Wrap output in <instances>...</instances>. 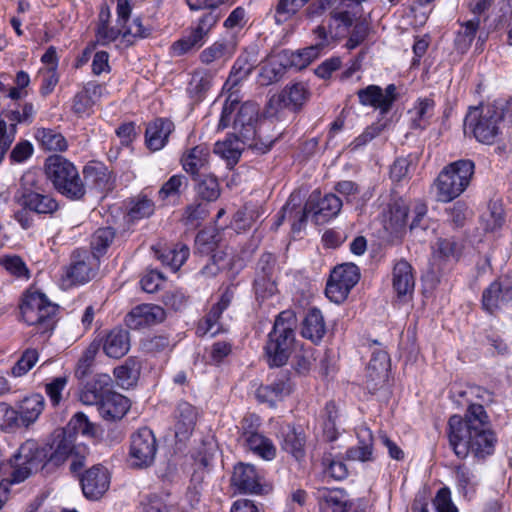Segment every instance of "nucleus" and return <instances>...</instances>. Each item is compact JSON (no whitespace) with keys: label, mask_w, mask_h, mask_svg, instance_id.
I'll use <instances>...</instances> for the list:
<instances>
[{"label":"nucleus","mask_w":512,"mask_h":512,"mask_svg":"<svg viewBox=\"0 0 512 512\" xmlns=\"http://www.w3.org/2000/svg\"><path fill=\"white\" fill-rule=\"evenodd\" d=\"M449 444L458 458L471 452L485 458L494 452L497 438L490 427L489 417L480 404L469 406L465 418L452 415L448 421Z\"/></svg>","instance_id":"1"},{"label":"nucleus","mask_w":512,"mask_h":512,"mask_svg":"<svg viewBox=\"0 0 512 512\" xmlns=\"http://www.w3.org/2000/svg\"><path fill=\"white\" fill-rule=\"evenodd\" d=\"M76 435L66 429L57 430L52 435L50 443L40 445L33 439H28L20 445L16 452V481H25L32 473L46 465L58 467L70 456L76 454Z\"/></svg>","instance_id":"2"},{"label":"nucleus","mask_w":512,"mask_h":512,"mask_svg":"<svg viewBox=\"0 0 512 512\" xmlns=\"http://www.w3.org/2000/svg\"><path fill=\"white\" fill-rule=\"evenodd\" d=\"M258 117L259 107L256 103L247 101L240 104L237 95L231 93L223 105L218 128L225 129L232 122L235 138L245 145L256 136Z\"/></svg>","instance_id":"3"},{"label":"nucleus","mask_w":512,"mask_h":512,"mask_svg":"<svg viewBox=\"0 0 512 512\" xmlns=\"http://www.w3.org/2000/svg\"><path fill=\"white\" fill-rule=\"evenodd\" d=\"M504 107L501 101H494L470 108L464 120L465 128L472 131L478 142L494 144L502 133Z\"/></svg>","instance_id":"4"},{"label":"nucleus","mask_w":512,"mask_h":512,"mask_svg":"<svg viewBox=\"0 0 512 512\" xmlns=\"http://www.w3.org/2000/svg\"><path fill=\"white\" fill-rule=\"evenodd\" d=\"M296 322L292 310L282 311L276 317L264 348L269 366L281 367L287 363L295 342Z\"/></svg>","instance_id":"5"},{"label":"nucleus","mask_w":512,"mask_h":512,"mask_svg":"<svg viewBox=\"0 0 512 512\" xmlns=\"http://www.w3.org/2000/svg\"><path fill=\"white\" fill-rule=\"evenodd\" d=\"M45 173L55 190L70 200H80L86 194V187L77 168L60 155H53L45 162Z\"/></svg>","instance_id":"6"},{"label":"nucleus","mask_w":512,"mask_h":512,"mask_svg":"<svg viewBox=\"0 0 512 512\" xmlns=\"http://www.w3.org/2000/svg\"><path fill=\"white\" fill-rule=\"evenodd\" d=\"M474 162L469 159L455 161L446 166L434 182L436 199L450 202L468 187L474 174Z\"/></svg>","instance_id":"7"},{"label":"nucleus","mask_w":512,"mask_h":512,"mask_svg":"<svg viewBox=\"0 0 512 512\" xmlns=\"http://www.w3.org/2000/svg\"><path fill=\"white\" fill-rule=\"evenodd\" d=\"M58 306L52 303L45 294L27 290L20 304L22 320L35 326L37 333H47L54 329Z\"/></svg>","instance_id":"8"},{"label":"nucleus","mask_w":512,"mask_h":512,"mask_svg":"<svg viewBox=\"0 0 512 512\" xmlns=\"http://www.w3.org/2000/svg\"><path fill=\"white\" fill-rule=\"evenodd\" d=\"M284 118L285 116L279 111H276L275 115H270L267 104L264 118L256 125V136L253 140L247 141L245 145L260 154L270 151L285 130Z\"/></svg>","instance_id":"9"},{"label":"nucleus","mask_w":512,"mask_h":512,"mask_svg":"<svg viewBox=\"0 0 512 512\" xmlns=\"http://www.w3.org/2000/svg\"><path fill=\"white\" fill-rule=\"evenodd\" d=\"M360 271L353 263H344L335 267L326 284L325 294L334 303H342L351 289L358 283Z\"/></svg>","instance_id":"10"},{"label":"nucleus","mask_w":512,"mask_h":512,"mask_svg":"<svg viewBox=\"0 0 512 512\" xmlns=\"http://www.w3.org/2000/svg\"><path fill=\"white\" fill-rule=\"evenodd\" d=\"M342 200L335 194H326L321 197L320 192H313L307 200L299 216V227L293 224V230H299L300 225L306 221L309 214H313L316 223H324L336 217L341 208Z\"/></svg>","instance_id":"11"},{"label":"nucleus","mask_w":512,"mask_h":512,"mask_svg":"<svg viewBox=\"0 0 512 512\" xmlns=\"http://www.w3.org/2000/svg\"><path fill=\"white\" fill-rule=\"evenodd\" d=\"M311 92L308 85L304 82H294L288 84L284 89L273 95L268 101V112L275 115L279 111L285 116V110L289 109L298 112L310 99Z\"/></svg>","instance_id":"12"},{"label":"nucleus","mask_w":512,"mask_h":512,"mask_svg":"<svg viewBox=\"0 0 512 512\" xmlns=\"http://www.w3.org/2000/svg\"><path fill=\"white\" fill-rule=\"evenodd\" d=\"M218 20L219 16L214 11L205 13L188 35L183 36L172 44V54L174 56H183L202 47Z\"/></svg>","instance_id":"13"},{"label":"nucleus","mask_w":512,"mask_h":512,"mask_svg":"<svg viewBox=\"0 0 512 512\" xmlns=\"http://www.w3.org/2000/svg\"><path fill=\"white\" fill-rule=\"evenodd\" d=\"M157 452L156 438L148 428H141L131 437L130 457L136 467H148L155 459Z\"/></svg>","instance_id":"14"},{"label":"nucleus","mask_w":512,"mask_h":512,"mask_svg":"<svg viewBox=\"0 0 512 512\" xmlns=\"http://www.w3.org/2000/svg\"><path fill=\"white\" fill-rule=\"evenodd\" d=\"M359 103L363 106L373 107L381 115L387 114L394 102L398 99L397 87L389 84L385 89L378 85H368L357 91Z\"/></svg>","instance_id":"15"},{"label":"nucleus","mask_w":512,"mask_h":512,"mask_svg":"<svg viewBox=\"0 0 512 512\" xmlns=\"http://www.w3.org/2000/svg\"><path fill=\"white\" fill-rule=\"evenodd\" d=\"M96 257L87 250L77 249L72 252L70 264L65 270V280L69 284H84L95 275Z\"/></svg>","instance_id":"16"},{"label":"nucleus","mask_w":512,"mask_h":512,"mask_svg":"<svg viewBox=\"0 0 512 512\" xmlns=\"http://www.w3.org/2000/svg\"><path fill=\"white\" fill-rule=\"evenodd\" d=\"M263 475L255 466L238 463L234 467L231 485L241 494H261L263 492Z\"/></svg>","instance_id":"17"},{"label":"nucleus","mask_w":512,"mask_h":512,"mask_svg":"<svg viewBox=\"0 0 512 512\" xmlns=\"http://www.w3.org/2000/svg\"><path fill=\"white\" fill-rule=\"evenodd\" d=\"M81 488L86 498L98 500L110 486V474L102 465H94L80 478Z\"/></svg>","instance_id":"18"},{"label":"nucleus","mask_w":512,"mask_h":512,"mask_svg":"<svg viewBox=\"0 0 512 512\" xmlns=\"http://www.w3.org/2000/svg\"><path fill=\"white\" fill-rule=\"evenodd\" d=\"M21 207L37 214L52 215L59 209L58 201L50 194L39 188L23 187L19 198Z\"/></svg>","instance_id":"19"},{"label":"nucleus","mask_w":512,"mask_h":512,"mask_svg":"<svg viewBox=\"0 0 512 512\" xmlns=\"http://www.w3.org/2000/svg\"><path fill=\"white\" fill-rule=\"evenodd\" d=\"M510 302H512V284L506 280L493 281L482 293V307L490 314Z\"/></svg>","instance_id":"20"},{"label":"nucleus","mask_w":512,"mask_h":512,"mask_svg":"<svg viewBox=\"0 0 512 512\" xmlns=\"http://www.w3.org/2000/svg\"><path fill=\"white\" fill-rule=\"evenodd\" d=\"M166 317L164 309L154 304H142L133 308L125 317L130 329H140L162 322Z\"/></svg>","instance_id":"21"},{"label":"nucleus","mask_w":512,"mask_h":512,"mask_svg":"<svg viewBox=\"0 0 512 512\" xmlns=\"http://www.w3.org/2000/svg\"><path fill=\"white\" fill-rule=\"evenodd\" d=\"M292 392V383L288 373L281 372L267 385H261L256 390V397L260 402L269 403L271 406Z\"/></svg>","instance_id":"22"},{"label":"nucleus","mask_w":512,"mask_h":512,"mask_svg":"<svg viewBox=\"0 0 512 512\" xmlns=\"http://www.w3.org/2000/svg\"><path fill=\"white\" fill-rule=\"evenodd\" d=\"M112 391V379L108 374H98L81 391L80 401L85 405L98 406Z\"/></svg>","instance_id":"23"},{"label":"nucleus","mask_w":512,"mask_h":512,"mask_svg":"<svg viewBox=\"0 0 512 512\" xmlns=\"http://www.w3.org/2000/svg\"><path fill=\"white\" fill-rule=\"evenodd\" d=\"M316 498L321 512H348L352 506L347 493L341 489L319 488Z\"/></svg>","instance_id":"24"},{"label":"nucleus","mask_w":512,"mask_h":512,"mask_svg":"<svg viewBox=\"0 0 512 512\" xmlns=\"http://www.w3.org/2000/svg\"><path fill=\"white\" fill-rule=\"evenodd\" d=\"M130 409V401L127 397L111 391L97 406L101 417L107 421L122 419Z\"/></svg>","instance_id":"25"},{"label":"nucleus","mask_w":512,"mask_h":512,"mask_svg":"<svg viewBox=\"0 0 512 512\" xmlns=\"http://www.w3.org/2000/svg\"><path fill=\"white\" fill-rule=\"evenodd\" d=\"M197 411L193 405L188 402H180L175 410V436L180 440L189 438L192 434L196 421Z\"/></svg>","instance_id":"26"},{"label":"nucleus","mask_w":512,"mask_h":512,"mask_svg":"<svg viewBox=\"0 0 512 512\" xmlns=\"http://www.w3.org/2000/svg\"><path fill=\"white\" fill-rule=\"evenodd\" d=\"M306 438L302 430L286 425L280 432L281 449L300 461L305 457Z\"/></svg>","instance_id":"27"},{"label":"nucleus","mask_w":512,"mask_h":512,"mask_svg":"<svg viewBox=\"0 0 512 512\" xmlns=\"http://www.w3.org/2000/svg\"><path fill=\"white\" fill-rule=\"evenodd\" d=\"M301 336L318 343L326 334V324L320 309L310 308L301 323Z\"/></svg>","instance_id":"28"},{"label":"nucleus","mask_w":512,"mask_h":512,"mask_svg":"<svg viewBox=\"0 0 512 512\" xmlns=\"http://www.w3.org/2000/svg\"><path fill=\"white\" fill-rule=\"evenodd\" d=\"M392 285L398 297L411 294L415 286L413 268L404 259L395 263L392 271Z\"/></svg>","instance_id":"29"},{"label":"nucleus","mask_w":512,"mask_h":512,"mask_svg":"<svg viewBox=\"0 0 512 512\" xmlns=\"http://www.w3.org/2000/svg\"><path fill=\"white\" fill-rule=\"evenodd\" d=\"M173 129L174 124L172 121L163 118L156 119L146 128L145 140L147 147L152 151L162 149Z\"/></svg>","instance_id":"30"},{"label":"nucleus","mask_w":512,"mask_h":512,"mask_svg":"<svg viewBox=\"0 0 512 512\" xmlns=\"http://www.w3.org/2000/svg\"><path fill=\"white\" fill-rule=\"evenodd\" d=\"M314 34L316 35L318 42L313 46L303 49L302 51L293 53L290 60L291 66H295L297 69L305 68L318 56L319 51L328 44V34L325 27L318 26L314 30Z\"/></svg>","instance_id":"31"},{"label":"nucleus","mask_w":512,"mask_h":512,"mask_svg":"<svg viewBox=\"0 0 512 512\" xmlns=\"http://www.w3.org/2000/svg\"><path fill=\"white\" fill-rule=\"evenodd\" d=\"M358 444L346 451V459L351 461H373V435L367 427L357 430Z\"/></svg>","instance_id":"32"},{"label":"nucleus","mask_w":512,"mask_h":512,"mask_svg":"<svg viewBox=\"0 0 512 512\" xmlns=\"http://www.w3.org/2000/svg\"><path fill=\"white\" fill-rule=\"evenodd\" d=\"M45 407V399L39 393L31 394L25 397L19 406L18 423L28 427L33 424L41 415Z\"/></svg>","instance_id":"33"},{"label":"nucleus","mask_w":512,"mask_h":512,"mask_svg":"<svg viewBox=\"0 0 512 512\" xmlns=\"http://www.w3.org/2000/svg\"><path fill=\"white\" fill-rule=\"evenodd\" d=\"M130 349V340L128 331L115 328L111 330L103 344L105 354L111 358H121L128 353Z\"/></svg>","instance_id":"34"},{"label":"nucleus","mask_w":512,"mask_h":512,"mask_svg":"<svg viewBox=\"0 0 512 512\" xmlns=\"http://www.w3.org/2000/svg\"><path fill=\"white\" fill-rule=\"evenodd\" d=\"M83 174L85 180L100 191H109L113 188L112 172L102 163L86 165Z\"/></svg>","instance_id":"35"},{"label":"nucleus","mask_w":512,"mask_h":512,"mask_svg":"<svg viewBox=\"0 0 512 512\" xmlns=\"http://www.w3.org/2000/svg\"><path fill=\"white\" fill-rule=\"evenodd\" d=\"M152 249L155 256L173 271H177L189 256V248L183 244L163 248L154 246Z\"/></svg>","instance_id":"36"},{"label":"nucleus","mask_w":512,"mask_h":512,"mask_svg":"<svg viewBox=\"0 0 512 512\" xmlns=\"http://www.w3.org/2000/svg\"><path fill=\"white\" fill-rule=\"evenodd\" d=\"M243 438L247 448L254 454L268 461L275 458L276 447L269 438L257 432H244Z\"/></svg>","instance_id":"37"},{"label":"nucleus","mask_w":512,"mask_h":512,"mask_svg":"<svg viewBox=\"0 0 512 512\" xmlns=\"http://www.w3.org/2000/svg\"><path fill=\"white\" fill-rule=\"evenodd\" d=\"M209 155V148L205 144L197 145L184 153L182 166L187 173L198 176L199 170L208 164Z\"/></svg>","instance_id":"38"},{"label":"nucleus","mask_w":512,"mask_h":512,"mask_svg":"<svg viewBox=\"0 0 512 512\" xmlns=\"http://www.w3.org/2000/svg\"><path fill=\"white\" fill-rule=\"evenodd\" d=\"M390 358L386 351L377 349L372 353L367 366V378L377 385L388 377Z\"/></svg>","instance_id":"39"},{"label":"nucleus","mask_w":512,"mask_h":512,"mask_svg":"<svg viewBox=\"0 0 512 512\" xmlns=\"http://www.w3.org/2000/svg\"><path fill=\"white\" fill-rule=\"evenodd\" d=\"M287 65L280 55L268 57L259 72V82L263 86L279 81L286 72Z\"/></svg>","instance_id":"40"},{"label":"nucleus","mask_w":512,"mask_h":512,"mask_svg":"<svg viewBox=\"0 0 512 512\" xmlns=\"http://www.w3.org/2000/svg\"><path fill=\"white\" fill-rule=\"evenodd\" d=\"M480 26V18L474 17L468 21L461 23L460 29L457 31L454 39L455 49L459 53H466L471 47L472 42L476 37V33Z\"/></svg>","instance_id":"41"},{"label":"nucleus","mask_w":512,"mask_h":512,"mask_svg":"<svg viewBox=\"0 0 512 512\" xmlns=\"http://www.w3.org/2000/svg\"><path fill=\"white\" fill-rule=\"evenodd\" d=\"M35 138L45 150L64 151L67 149L65 137L58 131L50 128H38Z\"/></svg>","instance_id":"42"},{"label":"nucleus","mask_w":512,"mask_h":512,"mask_svg":"<svg viewBox=\"0 0 512 512\" xmlns=\"http://www.w3.org/2000/svg\"><path fill=\"white\" fill-rule=\"evenodd\" d=\"M140 374V364L133 358H128L125 363L114 369V376L117 383L128 388L134 385Z\"/></svg>","instance_id":"43"},{"label":"nucleus","mask_w":512,"mask_h":512,"mask_svg":"<svg viewBox=\"0 0 512 512\" xmlns=\"http://www.w3.org/2000/svg\"><path fill=\"white\" fill-rule=\"evenodd\" d=\"M231 57L228 45L225 42L216 41L205 48L199 55L200 61L205 65L223 64Z\"/></svg>","instance_id":"44"},{"label":"nucleus","mask_w":512,"mask_h":512,"mask_svg":"<svg viewBox=\"0 0 512 512\" xmlns=\"http://www.w3.org/2000/svg\"><path fill=\"white\" fill-rule=\"evenodd\" d=\"M196 186L198 196L207 201H216L221 193L217 178L213 175H201Z\"/></svg>","instance_id":"45"},{"label":"nucleus","mask_w":512,"mask_h":512,"mask_svg":"<svg viewBox=\"0 0 512 512\" xmlns=\"http://www.w3.org/2000/svg\"><path fill=\"white\" fill-rule=\"evenodd\" d=\"M480 223L484 231L494 232L501 228L504 223V213L501 205L490 203L486 212L480 218Z\"/></svg>","instance_id":"46"},{"label":"nucleus","mask_w":512,"mask_h":512,"mask_svg":"<svg viewBox=\"0 0 512 512\" xmlns=\"http://www.w3.org/2000/svg\"><path fill=\"white\" fill-rule=\"evenodd\" d=\"M221 315L222 312L212 306L203 320L199 322L196 333L199 336L210 335L211 337L219 334L222 331V326L219 321Z\"/></svg>","instance_id":"47"},{"label":"nucleus","mask_w":512,"mask_h":512,"mask_svg":"<svg viewBox=\"0 0 512 512\" xmlns=\"http://www.w3.org/2000/svg\"><path fill=\"white\" fill-rule=\"evenodd\" d=\"M434 106L435 103L430 98L419 99L416 102L412 111L415 115L413 118L415 128L424 129L428 125L429 119L433 115Z\"/></svg>","instance_id":"48"},{"label":"nucleus","mask_w":512,"mask_h":512,"mask_svg":"<svg viewBox=\"0 0 512 512\" xmlns=\"http://www.w3.org/2000/svg\"><path fill=\"white\" fill-rule=\"evenodd\" d=\"M309 0H279L275 7V21L282 24L291 19Z\"/></svg>","instance_id":"49"},{"label":"nucleus","mask_w":512,"mask_h":512,"mask_svg":"<svg viewBox=\"0 0 512 512\" xmlns=\"http://www.w3.org/2000/svg\"><path fill=\"white\" fill-rule=\"evenodd\" d=\"M39 353L34 348L26 349L19 360L14 364L11 369V374L14 377H22L27 374L37 363Z\"/></svg>","instance_id":"50"},{"label":"nucleus","mask_w":512,"mask_h":512,"mask_svg":"<svg viewBox=\"0 0 512 512\" xmlns=\"http://www.w3.org/2000/svg\"><path fill=\"white\" fill-rule=\"evenodd\" d=\"M154 212V203L147 196L139 195L130 202L129 216L133 220L149 217Z\"/></svg>","instance_id":"51"},{"label":"nucleus","mask_w":512,"mask_h":512,"mask_svg":"<svg viewBox=\"0 0 512 512\" xmlns=\"http://www.w3.org/2000/svg\"><path fill=\"white\" fill-rule=\"evenodd\" d=\"M239 142H241V140L238 138H236L235 141L230 139L222 142L218 141L215 144L214 152L226 159L230 164H235L241 156L242 148L240 147Z\"/></svg>","instance_id":"52"},{"label":"nucleus","mask_w":512,"mask_h":512,"mask_svg":"<svg viewBox=\"0 0 512 512\" xmlns=\"http://www.w3.org/2000/svg\"><path fill=\"white\" fill-rule=\"evenodd\" d=\"M254 67L255 61L250 62L248 55L239 56L232 67L228 82L237 85L252 73Z\"/></svg>","instance_id":"53"},{"label":"nucleus","mask_w":512,"mask_h":512,"mask_svg":"<svg viewBox=\"0 0 512 512\" xmlns=\"http://www.w3.org/2000/svg\"><path fill=\"white\" fill-rule=\"evenodd\" d=\"M212 75L207 71L198 70L192 74L188 85V92L193 96L200 98L211 86Z\"/></svg>","instance_id":"54"},{"label":"nucleus","mask_w":512,"mask_h":512,"mask_svg":"<svg viewBox=\"0 0 512 512\" xmlns=\"http://www.w3.org/2000/svg\"><path fill=\"white\" fill-rule=\"evenodd\" d=\"M98 352V346L91 344L81 355L78 360L75 375L77 378L82 379L91 373V369L95 362V357Z\"/></svg>","instance_id":"55"},{"label":"nucleus","mask_w":512,"mask_h":512,"mask_svg":"<svg viewBox=\"0 0 512 512\" xmlns=\"http://www.w3.org/2000/svg\"><path fill=\"white\" fill-rule=\"evenodd\" d=\"M188 180L184 175H173L168 181H166L161 189L158 191L159 198L161 200H166L171 196H177L180 194V189L182 187H187Z\"/></svg>","instance_id":"56"},{"label":"nucleus","mask_w":512,"mask_h":512,"mask_svg":"<svg viewBox=\"0 0 512 512\" xmlns=\"http://www.w3.org/2000/svg\"><path fill=\"white\" fill-rule=\"evenodd\" d=\"M208 215L207 205L203 203H194L185 209L184 212V223L187 226L197 227L201 221L204 220Z\"/></svg>","instance_id":"57"},{"label":"nucleus","mask_w":512,"mask_h":512,"mask_svg":"<svg viewBox=\"0 0 512 512\" xmlns=\"http://www.w3.org/2000/svg\"><path fill=\"white\" fill-rule=\"evenodd\" d=\"M461 253L460 245L454 239H439L434 254L442 259L457 258Z\"/></svg>","instance_id":"58"},{"label":"nucleus","mask_w":512,"mask_h":512,"mask_svg":"<svg viewBox=\"0 0 512 512\" xmlns=\"http://www.w3.org/2000/svg\"><path fill=\"white\" fill-rule=\"evenodd\" d=\"M0 265L16 277L29 278V270L22 258L19 256H4L0 258Z\"/></svg>","instance_id":"59"},{"label":"nucleus","mask_w":512,"mask_h":512,"mask_svg":"<svg viewBox=\"0 0 512 512\" xmlns=\"http://www.w3.org/2000/svg\"><path fill=\"white\" fill-rule=\"evenodd\" d=\"M115 233L111 227L99 228L92 236L91 246L98 253L104 252L112 243Z\"/></svg>","instance_id":"60"},{"label":"nucleus","mask_w":512,"mask_h":512,"mask_svg":"<svg viewBox=\"0 0 512 512\" xmlns=\"http://www.w3.org/2000/svg\"><path fill=\"white\" fill-rule=\"evenodd\" d=\"M433 506L436 512H458V508L452 501L451 491L448 487L440 488L434 499Z\"/></svg>","instance_id":"61"},{"label":"nucleus","mask_w":512,"mask_h":512,"mask_svg":"<svg viewBox=\"0 0 512 512\" xmlns=\"http://www.w3.org/2000/svg\"><path fill=\"white\" fill-rule=\"evenodd\" d=\"M276 257L271 253L261 255L256 266L255 278H275Z\"/></svg>","instance_id":"62"},{"label":"nucleus","mask_w":512,"mask_h":512,"mask_svg":"<svg viewBox=\"0 0 512 512\" xmlns=\"http://www.w3.org/2000/svg\"><path fill=\"white\" fill-rule=\"evenodd\" d=\"M449 221L455 227H463L468 216L469 209L467 205L461 201L455 202L450 208L446 210Z\"/></svg>","instance_id":"63"},{"label":"nucleus","mask_w":512,"mask_h":512,"mask_svg":"<svg viewBox=\"0 0 512 512\" xmlns=\"http://www.w3.org/2000/svg\"><path fill=\"white\" fill-rule=\"evenodd\" d=\"M171 508L166 499L157 494L149 495L142 502V512H170Z\"/></svg>","instance_id":"64"}]
</instances>
